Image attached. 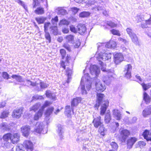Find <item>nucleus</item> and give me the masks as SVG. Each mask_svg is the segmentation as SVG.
Masks as SVG:
<instances>
[{"mask_svg":"<svg viewBox=\"0 0 151 151\" xmlns=\"http://www.w3.org/2000/svg\"><path fill=\"white\" fill-rule=\"evenodd\" d=\"M60 53L62 56V60L60 61V66L64 69L66 68V66L69 65L70 60L71 59V57L70 55H67L65 57L66 54L65 50L64 49H61L60 50Z\"/></svg>","mask_w":151,"mask_h":151,"instance_id":"nucleus-1","label":"nucleus"},{"mask_svg":"<svg viewBox=\"0 0 151 151\" xmlns=\"http://www.w3.org/2000/svg\"><path fill=\"white\" fill-rule=\"evenodd\" d=\"M91 79L93 81V82H94L97 91L102 92L105 89L106 87L104 85H103L97 78L93 77Z\"/></svg>","mask_w":151,"mask_h":151,"instance_id":"nucleus-2","label":"nucleus"},{"mask_svg":"<svg viewBox=\"0 0 151 151\" xmlns=\"http://www.w3.org/2000/svg\"><path fill=\"white\" fill-rule=\"evenodd\" d=\"M120 135L119 139L122 142H125L127 138L130 134V132L127 129H123L119 130Z\"/></svg>","mask_w":151,"mask_h":151,"instance_id":"nucleus-3","label":"nucleus"},{"mask_svg":"<svg viewBox=\"0 0 151 151\" xmlns=\"http://www.w3.org/2000/svg\"><path fill=\"white\" fill-rule=\"evenodd\" d=\"M101 117L99 116L98 117L94 118L92 122L94 127L96 128H98L100 127L99 130L101 132V133L103 132L104 130V128L103 126H102V123L101 121Z\"/></svg>","mask_w":151,"mask_h":151,"instance_id":"nucleus-4","label":"nucleus"},{"mask_svg":"<svg viewBox=\"0 0 151 151\" xmlns=\"http://www.w3.org/2000/svg\"><path fill=\"white\" fill-rule=\"evenodd\" d=\"M12 135L11 134L8 133L3 136V139L4 141L2 142V146L4 148H7L9 146L10 143L9 141H10Z\"/></svg>","mask_w":151,"mask_h":151,"instance_id":"nucleus-5","label":"nucleus"},{"mask_svg":"<svg viewBox=\"0 0 151 151\" xmlns=\"http://www.w3.org/2000/svg\"><path fill=\"white\" fill-rule=\"evenodd\" d=\"M85 77V78L87 81H89L90 79V77L89 76V74L88 73L85 74L81 78V91L82 94H86L87 93L86 91L85 88V86L84 85V78Z\"/></svg>","mask_w":151,"mask_h":151,"instance_id":"nucleus-6","label":"nucleus"},{"mask_svg":"<svg viewBox=\"0 0 151 151\" xmlns=\"http://www.w3.org/2000/svg\"><path fill=\"white\" fill-rule=\"evenodd\" d=\"M132 67L130 64H128L124 67L123 71V74L124 76L127 79H129L131 77V72Z\"/></svg>","mask_w":151,"mask_h":151,"instance_id":"nucleus-7","label":"nucleus"},{"mask_svg":"<svg viewBox=\"0 0 151 151\" xmlns=\"http://www.w3.org/2000/svg\"><path fill=\"white\" fill-rule=\"evenodd\" d=\"M89 70L91 74L94 76V77L97 78L100 72V68L97 65H91L89 68Z\"/></svg>","mask_w":151,"mask_h":151,"instance_id":"nucleus-8","label":"nucleus"},{"mask_svg":"<svg viewBox=\"0 0 151 151\" xmlns=\"http://www.w3.org/2000/svg\"><path fill=\"white\" fill-rule=\"evenodd\" d=\"M23 146L27 151H32L33 150V145L32 143L30 140H26L23 143Z\"/></svg>","mask_w":151,"mask_h":151,"instance_id":"nucleus-9","label":"nucleus"},{"mask_svg":"<svg viewBox=\"0 0 151 151\" xmlns=\"http://www.w3.org/2000/svg\"><path fill=\"white\" fill-rule=\"evenodd\" d=\"M43 123L42 122H37L36 124V128L35 129V131L38 133H42L44 134L45 133L43 131ZM47 132V131H46L45 133Z\"/></svg>","mask_w":151,"mask_h":151,"instance_id":"nucleus-10","label":"nucleus"},{"mask_svg":"<svg viewBox=\"0 0 151 151\" xmlns=\"http://www.w3.org/2000/svg\"><path fill=\"white\" fill-rule=\"evenodd\" d=\"M114 63L118 64L122 62L124 59L123 55L121 53H116L114 56Z\"/></svg>","mask_w":151,"mask_h":151,"instance_id":"nucleus-11","label":"nucleus"},{"mask_svg":"<svg viewBox=\"0 0 151 151\" xmlns=\"http://www.w3.org/2000/svg\"><path fill=\"white\" fill-rule=\"evenodd\" d=\"M113 79L114 77H113L112 75L108 74L103 77V81L106 85H108Z\"/></svg>","mask_w":151,"mask_h":151,"instance_id":"nucleus-12","label":"nucleus"},{"mask_svg":"<svg viewBox=\"0 0 151 151\" xmlns=\"http://www.w3.org/2000/svg\"><path fill=\"white\" fill-rule=\"evenodd\" d=\"M81 101V98L76 97L73 99L71 101V109L73 113L74 112V107L76 106Z\"/></svg>","mask_w":151,"mask_h":151,"instance_id":"nucleus-13","label":"nucleus"},{"mask_svg":"<svg viewBox=\"0 0 151 151\" xmlns=\"http://www.w3.org/2000/svg\"><path fill=\"white\" fill-rule=\"evenodd\" d=\"M117 24L111 21H106L105 24L103 25L104 29H109L110 28L114 27L116 26Z\"/></svg>","mask_w":151,"mask_h":151,"instance_id":"nucleus-14","label":"nucleus"},{"mask_svg":"<svg viewBox=\"0 0 151 151\" xmlns=\"http://www.w3.org/2000/svg\"><path fill=\"white\" fill-rule=\"evenodd\" d=\"M21 129L23 135L25 137H28L29 134L30 127L27 125L23 126Z\"/></svg>","mask_w":151,"mask_h":151,"instance_id":"nucleus-15","label":"nucleus"},{"mask_svg":"<svg viewBox=\"0 0 151 151\" xmlns=\"http://www.w3.org/2000/svg\"><path fill=\"white\" fill-rule=\"evenodd\" d=\"M77 28L79 33L81 35H83L86 32V27L84 24H78L77 26Z\"/></svg>","mask_w":151,"mask_h":151,"instance_id":"nucleus-16","label":"nucleus"},{"mask_svg":"<svg viewBox=\"0 0 151 151\" xmlns=\"http://www.w3.org/2000/svg\"><path fill=\"white\" fill-rule=\"evenodd\" d=\"M22 86H27L29 87L31 86H35L36 85V83L35 82H32L31 81L24 79L22 83L21 84Z\"/></svg>","mask_w":151,"mask_h":151,"instance_id":"nucleus-17","label":"nucleus"},{"mask_svg":"<svg viewBox=\"0 0 151 151\" xmlns=\"http://www.w3.org/2000/svg\"><path fill=\"white\" fill-rule=\"evenodd\" d=\"M137 140V139L135 137H131L128 139L127 140V148H131Z\"/></svg>","mask_w":151,"mask_h":151,"instance_id":"nucleus-18","label":"nucleus"},{"mask_svg":"<svg viewBox=\"0 0 151 151\" xmlns=\"http://www.w3.org/2000/svg\"><path fill=\"white\" fill-rule=\"evenodd\" d=\"M58 128L57 132L58 135L60 137V139H63L64 131V126L61 124H59L58 125Z\"/></svg>","mask_w":151,"mask_h":151,"instance_id":"nucleus-19","label":"nucleus"},{"mask_svg":"<svg viewBox=\"0 0 151 151\" xmlns=\"http://www.w3.org/2000/svg\"><path fill=\"white\" fill-rule=\"evenodd\" d=\"M41 2L45 3L44 5L46 7L48 6L47 0H33V8H35L37 6H39Z\"/></svg>","mask_w":151,"mask_h":151,"instance_id":"nucleus-20","label":"nucleus"},{"mask_svg":"<svg viewBox=\"0 0 151 151\" xmlns=\"http://www.w3.org/2000/svg\"><path fill=\"white\" fill-rule=\"evenodd\" d=\"M142 135L144 139L147 141H151V131L146 129L144 131Z\"/></svg>","mask_w":151,"mask_h":151,"instance_id":"nucleus-21","label":"nucleus"},{"mask_svg":"<svg viewBox=\"0 0 151 151\" xmlns=\"http://www.w3.org/2000/svg\"><path fill=\"white\" fill-rule=\"evenodd\" d=\"M22 110L21 109H16L14 110L12 113V116L13 117L19 118L22 114Z\"/></svg>","mask_w":151,"mask_h":151,"instance_id":"nucleus-22","label":"nucleus"},{"mask_svg":"<svg viewBox=\"0 0 151 151\" xmlns=\"http://www.w3.org/2000/svg\"><path fill=\"white\" fill-rule=\"evenodd\" d=\"M19 136L18 133L14 134L11 136L10 141L13 144L17 143L19 140Z\"/></svg>","mask_w":151,"mask_h":151,"instance_id":"nucleus-23","label":"nucleus"},{"mask_svg":"<svg viewBox=\"0 0 151 151\" xmlns=\"http://www.w3.org/2000/svg\"><path fill=\"white\" fill-rule=\"evenodd\" d=\"M142 114L143 116L145 117L151 114V105L148 106L145 108L143 111Z\"/></svg>","mask_w":151,"mask_h":151,"instance_id":"nucleus-24","label":"nucleus"},{"mask_svg":"<svg viewBox=\"0 0 151 151\" xmlns=\"http://www.w3.org/2000/svg\"><path fill=\"white\" fill-rule=\"evenodd\" d=\"M113 114L117 120H119L121 119V114L120 111L116 109H114L113 111Z\"/></svg>","mask_w":151,"mask_h":151,"instance_id":"nucleus-25","label":"nucleus"},{"mask_svg":"<svg viewBox=\"0 0 151 151\" xmlns=\"http://www.w3.org/2000/svg\"><path fill=\"white\" fill-rule=\"evenodd\" d=\"M108 105V102L103 104L101 106V109L100 114L101 115H103L105 114Z\"/></svg>","mask_w":151,"mask_h":151,"instance_id":"nucleus-26","label":"nucleus"},{"mask_svg":"<svg viewBox=\"0 0 151 151\" xmlns=\"http://www.w3.org/2000/svg\"><path fill=\"white\" fill-rule=\"evenodd\" d=\"M53 110L54 108L53 107L49 108L47 109L45 113V115L47 119H49L50 116L52 113Z\"/></svg>","mask_w":151,"mask_h":151,"instance_id":"nucleus-27","label":"nucleus"},{"mask_svg":"<svg viewBox=\"0 0 151 151\" xmlns=\"http://www.w3.org/2000/svg\"><path fill=\"white\" fill-rule=\"evenodd\" d=\"M55 12H57L58 14L64 15L67 13V11L63 9V7H58L55 9Z\"/></svg>","mask_w":151,"mask_h":151,"instance_id":"nucleus-28","label":"nucleus"},{"mask_svg":"<svg viewBox=\"0 0 151 151\" xmlns=\"http://www.w3.org/2000/svg\"><path fill=\"white\" fill-rule=\"evenodd\" d=\"M11 77L15 79L17 81L20 83H22L24 79L22 78V76L16 74L12 75Z\"/></svg>","mask_w":151,"mask_h":151,"instance_id":"nucleus-29","label":"nucleus"},{"mask_svg":"<svg viewBox=\"0 0 151 151\" xmlns=\"http://www.w3.org/2000/svg\"><path fill=\"white\" fill-rule=\"evenodd\" d=\"M132 42L136 45H139V42L138 40V37L135 34L132 35L130 37Z\"/></svg>","mask_w":151,"mask_h":151,"instance_id":"nucleus-30","label":"nucleus"},{"mask_svg":"<svg viewBox=\"0 0 151 151\" xmlns=\"http://www.w3.org/2000/svg\"><path fill=\"white\" fill-rule=\"evenodd\" d=\"M66 74L68 77L66 82L68 83H69L71 79V74H72V70L69 68H67L66 70Z\"/></svg>","mask_w":151,"mask_h":151,"instance_id":"nucleus-31","label":"nucleus"},{"mask_svg":"<svg viewBox=\"0 0 151 151\" xmlns=\"http://www.w3.org/2000/svg\"><path fill=\"white\" fill-rule=\"evenodd\" d=\"M111 118L109 112H107L105 115L104 121L106 123L109 124L110 122Z\"/></svg>","mask_w":151,"mask_h":151,"instance_id":"nucleus-32","label":"nucleus"},{"mask_svg":"<svg viewBox=\"0 0 151 151\" xmlns=\"http://www.w3.org/2000/svg\"><path fill=\"white\" fill-rule=\"evenodd\" d=\"M51 32L54 35H56L58 34V30L57 26H52L50 28Z\"/></svg>","mask_w":151,"mask_h":151,"instance_id":"nucleus-33","label":"nucleus"},{"mask_svg":"<svg viewBox=\"0 0 151 151\" xmlns=\"http://www.w3.org/2000/svg\"><path fill=\"white\" fill-rule=\"evenodd\" d=\"M85 78V77H84V81H85V82H86V81L87 82H88V84H86V88L87 89V90L88 91H89V90H90V88H91V84H92V83H95L94 82H93V80H92V79H91L93 78H90V80L89 81H87L86 80V79Z\"/></svg>","mask_w":151,"mask_h":151,"instance_id":"nucleus-34","label":"nucleus"},{"mask_svg":"<svg viewBox=\"0 0 151 151\" xmlns=\"http://www.w3.org/2000/svg\"><path fill=\"white\" fill-rule=\"evenodd\" d=\"M111 54H107L106 53H104L102 55L101 58L102 60L105 61L107 60H109L111 59Z\"/></svg>","mask_w":151,"mask_h":151,"instance_id":"nucleus-35","label":"nucleus"},{"mask_svg":"<svg viewBox=\"0 0 151 151\" xmlns=\"http://www.w3.org/2000/svg\"><path fill=\"white\" fill-rule=\"evenodd\" d=\"M35 12L37 14L41 15L44 13V8L41 7H38L36 9L35 11Z\"/></svg>","mask_w":151,"mask_h":151,"instance_id":"nucleus-36","label":"nucleus"},{"mask_svg":"<svg viewBox=\"0 0 151 151\" xmlns=\"http://www.w3.org/2000/svg\"><path fill=\"white\" fill-rule=\"evenodd\" d=\"M91 13L88 12L83 11L79 14V17H86L90 16Z\"/></svg>","mask_w":151,"mask_h":151,"instance_id":"nucleus-37","label":"nucleus"},{"mask_svg":"<svg viewBox=\"0 0 151 151\" xmlns=\"http://www.w3.org/2000/svg\"><path fill=\"white\" fill-rule=\"evenodd\" d=\"M143 99L147 104L149 103L150 101V98L146 92H144L143 93Z\"/></svg>","mask_w":151,"mask_h":151,"instance_id":"nucleus-38","label":"nucleus"},{"mask_svg":"<svg viewBox=\"0 0 151 151\" xmlns=\"http://www.w3.org/2000/svg\"><path fill=\"white\" fill-rule=\"evenodd\" d=\"M144 15L143 14H137L136 17V21L137 22H141L145 20Z\"/></svg>","mask_w":151,"mask_h":151,"instance_id":"nucleus-39","label":"nucleus"},{"mask_svg":"<svg viewBox=\"0 0 151 151\" xmlns=\"http://www.w3.org/2000/svg\"><path fill=\"white\" fill-rule=\"evenodd\" d=\"M1 126L2 129L5 131H9L10 128L9 126L8 125L7 123L4 122L1 124Z\"/></svg>","mask_w":151,"mask_h":151,"instance_id":"nucleus-40","label":"nucleus"},{"mask_svg":"<svg viewBox=\"0 0 151 151\" xmlns=\"http://www.w3.org/2000/svg\"><path fill=\"white\" fill-rule=\"evenodd\" d=\"M43 112L39 109L38 112L35 114L34 117V119L36 120H37L40 117H41L42 116Z\"/></svg>","mask_w":151,"mask_h":151,"instance_id":"nucleus-41","label":"nucleus"},{"mask_svg":"<svg viewBox=\"0 0 151 151\" xmlns=\"http://www.w3.org/2000/svg\"><path fill=\"white\" fill-rule=\"evenodd\" d=\"M45 94L47 97L50 98L52 100L55 99V96L52 95V94L50 91L49 90H47Z\"/></svg>","mask_w":151,"mask_h":151,"instance_id":"nucleus-42","label":"nucleus"},{"mask_svg":"<svg viewBox=\"0 0 151 151\" xmlns=\"http://www.w3.org/2000/svg\"><path fill=\"white\" fill-rule=\"evenodd\" d=\"M35 20L38 24H40L44 23L46 20V18L43 17H37L35 18Z\"/></svg>","mask_w":151,"mask_h":151,"instance_id":"nucleus-43","label":"nucleus"},{"mask_svg":"<svg viewBox=\"0 0 151 151\" xmlns=\"http://www.w3.org/2000/svg\"><path fill=\"white\" fill-rule=\"evenodd\" d=\"M51 103L50 102L46 101L43 104V106H42L41 109H40L42 112H43L44 109L46 107L50 106Z\"/></svg>","mask_w":151,"mask_h":151,"instance_id":"nucleus-44","label":"nucleus"},{"mask_svg":"<svg viewBox=\"0 0 151 151\" xmlns=\"http://www.w3.org/2000/svg\"><path fill=\"white\" fill-rule=\"evenodd\" d=\"M40 86L41 89H44L47 88L49 86V85L42 81L40 82Z\"/></svg>","mask_w":151,"mask_h":151,"instance_id":"nucleus-45","label":"nucleus"},{"mask_svg":"<svg viewBox=\"0 0 151 151\" xmlns=\"http://www.w3.org/2000/svg\"><path fill=\"white\" fill-rule=\"evenodd\" d=\"M65 112L68 114V116H70L71 114V110L70 106H67L65 107Z\"/></svg>","mask_w":151,"mask_h":151,"instance_id":"nucleus-46","label":"nucleus"},{"mask_svg":"<svg viewBox=\"0 0 151 151\" xmlns=\"http://www.w3.org/2000/svg\"><path fill=\"white\" fill-rule=\"evenodd\" d=\"M58 21V17L57 16H56L54 18H52L51 20V22L52 24L54 25H57V23Z\"/></svg>","mask_w":151,"mask_h":151,"instance_id":"nucleus-47","label":"nucleus"},{"mask_svg":"<svg viewBox=\"0 0 151 151\" xmlns=\"http://www.w3.org/2000/svg\"><path fill=\"white\" fill-rule=\"evenodd\" d=\"M110 145L111 146L113 150H117L118 147V145L115 142H112L110 143Z\"/></svg>","mask_w":151,"mask_h":151,"instance_id":"nucleus-48","label":"nucleus"},{"mask_svg":"<svg viewBox=\"0 0 151 151\" xmlns=\"http://www.w3.org/2000/svg\"><path fill=\"white\" fill-rule=\"evenodd\" d=\"M40 106V104L39 103H36L31 108V110L35 112L39 108Z\"/></svg>","mask_w":151,"mask_h":151,"instance_id":"nucleus-49","label":"nucleus"},{"mask_svg":"<svg viewBox=\"0 0 151 151\" xmlns=\"http://www.w3.org/2000/svg\"><path fill=\"white\" fill-rule=\"evenodd\" d=\"M45 37L46 39L48 40L49 43L51 42V37L50 33L47 31L45 32Z\"/></svg>","mask_w":151,"mask_h":151,"instance_id":"nucleus-50","label":"nucleus"},{"mask_svg":"<svg viewBox=\"0 0 151 151\" xmlns=\"http://www.w3.org/2000/svg\"><path fill=\"white\" fill-rule=\"evenodd\" d=\"M142 86L144 90L145 91L147 90L151 86V85L150 83L146 84L144 83H143L142 84Z\"/></svg>","mask_w":151,"mask_h":151,"instance_id":"nucleus-51","label":"nucleus"},{"mask_svg":"<svg viewBox=\"0 0 151 151\" xmlns=\"http://www.w3.org/2000/svg\"><path fill=\"white\" fill-rule=\"evenodd\" d=\"M104 96V95L102 93H98L97 95V100L102 102V101Z\"/></svg>","mask_w":151,"mask_h":151,"instance_id":"nucleus-52","label":"nucleus"},{"mask_svg":"<svg viewBox=\"0 0 151 151\" xmlns=\"http://www.w3.org/2000/svg\"><path fill=\"white\" fill-rule=\"evenodd\" d=\"M9 112L7 111H4L1 114L0 116L1 118H5L8 116Z\"/></svg>","mask_w":151,"mask_h":151,"instance_id":"nucleus-53","label":"nucleus"},{"mask_svg":"<svg viewBox=\"0 0 151 151\" xmlns=\"http://www.w3.org/2000/svg\"><path fill=\"white\" fill-rule=\"evenodd\" d=\"M126 30L127 33L128 34L130 37L132 36L133 34H135V33L133 32L132 29L130 28H127Z\"/></svg>","mask_w":151,"mask_h":151,"instance_id":"nucleus-54","label":"nucleus"},{"mask_svg":"<svg viewBox=\"0 0 151 151\" xmlns=\"http://www.w3.org/2000/svg\"><path fill=\"white\" fill-rule=\"evenodd\" d=\"M43 99V97L42 96H40L38 95H35L32 97V100H35L39 99Z\"/></svg>","mask_w":151,"mask_h":151,"instance_id":"nucleus-55","label":"nucleus"},{"mask_svg":"<svg viewBox=\"0 0 151 151\" xmlns=\"http://www.w3.org/2000/svg\"><path fill=\"white\" fill-rule=\"evenodd\" d=\"M66 39L68 42L72 43L74 40V36L71 35H69L66 37Z\"/></svg>","mask_w":151,"mask_h":151,"instance_id":"nucleus-56","label":"nucleus"},{"mask_svg":"<svg viewBox=\"0 0 151 151\" xmlns=\"http://www.w3.org/2000/svg\"><path fill=\"white\" fill-rule=\"evenodd\" d=\"M111 33L114 35H117L119 36H120V34L118 30L113 29L111 30Z\"/></svg>","mask_w":151,"mask_h":151,"instance_id":"nucleus-57","label":"nucleus"},{"mask_svg":"<svg viewBox=\"0 0 151 151\" xmlns=\"http://www.w3.org/2000/svg\"><path fill=\"white\" fill-rule=\"evenodd\" d=\"M3 77L5 79H8L9 78V75L7 72H3L2 73Z\"/></svg>","mask_w":151,"mask_h":151,"instance_id":"nucleus-58","label":"nucleus"},{"mask_svg":"<svg viewBox=\"0 0 151 151\" xmlns=\"http://www.w3.org/2000/svg\"><path fill=\"white\" fill-rule=\"evenodd\" d=\"M68 22L65 19H62L60 20L59 25H68Z\"/></svg>","mask_w":151,"mask_h":151,"instance_id":"nucleus-59","label":"nucleus"},{"mask_svg":"<svg viewBox=\"0 0 151 151\" xmlns=\"http://www.w3.org/2000/svg\"><path fill=\"white\" fill-rule=\"evenodd\" d=\"M50 22H47L44 24V32L47 31L48 30V28L50 24Z\"/></svg>","mask_w":151,"mask_h":151,"instance_id":"nucleus-60","label":"nucleus"},{"mask_svg":"<svg viewBox=\"0 0 151 151\" xmlns=\"http://www.w3.org/2000/svg\"><path fill=\"white\" fill-rule=\"evenodd\" d=\"M111 48H114L116 46V44L115 42L112 40H110L109 41Z\"/></svg>","mask_w":151,"mask_h":151,"instance_id":"nucleus-61","label":"nucleus"},{"mask_svg":"<svg viewBox=\"0 0 151 151\" xmlns=\"http://www.w3.org/2000/svg\"><path fill=\"white\" fill-rule=\"evenodd\" d=\"M138 145L141 148L143 147L144 146H145L146 145V143L144 141H139L138 142Z\"/></svg>","mask_w":151,"mask_h":151,"instance_id":"nucleus-62","label":"nucleus"},{"mask_svg":"<svg viewBox=\"0 0 151 151\" xmlns=\"http://www.w3.org/2000/svg\"><path fill=\"white\" fill-rule=\"evenodd\" d=\"M101 103L102 102L101 101L96 100V103L94 105V107L95 108V109H98Z\"/></svg>","mask_w":151,"mask_h":151,"instance_id":"nucleus-63","label":"nucleus"},{"mask_svg":"<svg viewBox=\"0 0 151 151\" xmlns=\"http://www.w3.org/2000/svg\"><path fill=\"white\" fill-rule=\"evenodd\" d=\"M96 9L98 11H102L103 12L105 10V8L104 6H97Z\"/></svg>","mask_w":151,"mask_h":151,"instance_id":"nucleus-64","label":"nucleus"}]
</instances>
